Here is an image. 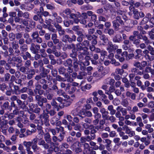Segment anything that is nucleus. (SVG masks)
Instances as JSON below:
<instances>
[{
  "label": "nucleus",
  "mask_w": 154,
  "mask_h": 154,
  "mask_svg": "<svg viewBox=\"0 0 154 154\" xmlns=\"http://www.w3.org/2000/svg\"><path fill=\"white\" fill-rule=\"evenodd\" d=\"M84 47L81 43H78L76 45H75V47L73 48L72 50V52L70 53L69 56L71 58H68L66 60L65 64L67 66L69 67L70 69H71V67L73 66L75 69L78 68L79 62L77 57V52L84 50Z\"/></svg>",
  "instance_id": "f257e3e1"
},
{
  "label": "nucleus",
  "mask_w": 154,
  "mask_h": 154,
  "mask_svg": "<svg viewBox=\"0 0 154 154\" xmlns=\"http://www.w3.org/2000/svg\"><path fill=\"white\" fill-rule=\"evenodd\" d=\"M80 17V23L85 25L88 22H93L95 25H98L99 23L97 20V16L95 14H93V12L91 11H88L86 13L84 12L81 14Z\"/></svg>",
  "instance_id": "f03ea898"
},
{
  "label": "nucleus",
  "mask_w": 154,
  "mask_h": 154,
  "mask_svg": "<svg viewBox=\"0 0 154 154\" xmlns=\"http://www.w3.org/2000/svg\"><path fill=\"white\" fill-rule=\"evenodd\" d=\"M133 35H130L129 37V39L131 41L133 42V43L136 46L139 45L140 42V39H142L145 41V43L148 45L149 41L146 36H143L138 33V31H135L133 32Z\"/></svg>",
  "instance_id": "7ed1b4c3"
},
{
  "label": "nucleus",
  "mask_w": 154,
  "mask_h": 154,
  "mask_svg": "<svg viewBox=\"0 0 154 154\" xmlns=\"http://www.w3.org/2000/svg\"><path fill=\"white\" fill-rule=\"evenodd\" d=\"M30 50L32 53L35 54V58L36 60L40 58L41 56L45 57V50L44 49H40V46L39 45L32 43Z\"/></svg>",
  "instance_id": "20e7f679"
},
{
  "label": "nucleus",
  "mask_w": 154,
  "mask_h": 154,
  "mask_svg": "<svg viewBox=\"0 0 154 154\" xmlns=\"http://www.w3.org/2000/svg\"><path fill=\"white\" fill-rule=\"evenodd\" d=\"M69 16V18L71 20H64L63 21L64 24L65 26L68 27L70 25H73L74 23L78 24L79 22L80 23V17L81 15L79 12H77L75 14L72 13Z\"/></svg>",
  "instance_id": "39448f33"
},
{
  "label": "nucleus",
  "mask_w": 154,
  "mask_h": 154,
  "mask_svg": "<svg viewBox=\"0 0 154 154\" xmlns=\"http://www.w3.org/2000/svg\"><path fill=\"white\" fill-rule=\"evenodd\" d=\"M36 92L35 91L36 94H38L37 95H35V100L36 101L38 104L42 107V108L44 107V103H46L47 102V99L44 97L43 96H42L44 94L45 91L44 90L41 89L40 91H37Z\"/></svg>",
  "instance_id": "423d86ee"
},
{
  "label": "nucleus",
  "mask_w": 154,
  "mask_h": 154,
  "mask_svg": "<svg viewBox=\"0 0 154 154\" xmlns=\"http://www.w3.org/2000/svg\"><path fill=\"white\" fill-rule=\"evenodd\" d=\"M66 60H64L63 63V65L65 67H68L67 69L65 68L63 66H60L58 69V71L59 74L60 75H64L65 77H68L69 76L70 73H71L73 72V71L77 72L79 70V67L78 66V68L77 69L73 67V66L71 68V69H70L69 67V66H67L64 64H65V62Z\"/></svg>",
  "instance_id": "0eeeda50"
},
{
  "label": "nucleus",
  "mask_w": 154,
  "mask_h": 154,
  "mask_svg": "<svg viewBox=\"0 0 154 154\" xmlns=\"http://www.w3.org/2000/svg\"><path fill=\"white\" fill-rule=\"evenodd\" d=\"M112 23L114 30L116 31L119 30L120 26H122L124 25V22L120 16H117L115 19L112 21Z\"/></svg>",
  "instance_id": "6e6552de"
},
{
  "label": "nucleus",
  "mask_w": 154,
  "mask_h": 154,
  "mask_svg": "<svg viewBox=\"0 0 154 154\" xmlns=\"http://www.w3.org/2000/svg\"><path fill=\"white\" fill-rule=\"evenodd\" d=\"M76 36L74 34L69 35L67 34L64 35L62 37V41L65 43H72L76 40Z\"/></svg>",
  "instance_id": "1a4fd4ad"
},
{
  "label": "nucleus",
  "mask_w": 154,
  "mask_h": 154,
  "mask_svg": "<svg viewBox=\"0 0 154 154\" xmlns=\"http://www.w3.org/2000/svg\"><path fill=\"white\" fill-rule=\"evenodd\" d=\"M10 59L8 58V60L11 63V66H16L18 67L19 66V64L21 63L22 61V59L20 57L18 56L16 57V56H13L11 58L10 57Z\"/></svg>",
  "instance_id": "9d476101"
},
{
  "label": "nucleus",
  "mask_w": 154,
  "mask_h": 154,
  "mask_svg": "<svg viewBox=\"0 0 154 154\" xmlns=\"http://www.w3.org/2000/svg\"><path fill=\"white\" fill-rule=\"evenodd\" d=\"M43 11V8L42 6H40L39 10L35 14H36L33 17V19L36 21H38L40 23H42L44 22V20L42 18V11Z\"/></svg>",
  "instance_id": "9b49d317"
},
{
  "label": "nucleus",
  "mask_w": 154,
  "mask_h": 154,
  "mask_svg": "<svg viewBox=\"0 0 154 154\" xmlns=\"http://www.w3.org/2000/svg\"><path fill=\"white\" fill-rule=\"evenodd\" d=\"M15 106V103L13 101H11L10 104L9 102L6 101L4 102L1 107L3 110H5L8 112H11L12 110V107Z\"/></svg>",
  "instance_id": "f8f14e48"
},
{
  "label": "nucleus",
  "mask_w": 154,
  "mask_h": 154,
  "mask_svg": "<svg viewBox=\"0 0 154 154\" xmlns=\"http://www.w3.org/2000/svg\"><path fill=\"white\" fill-rule=\"evenodd\" d=\"M34 87H35V88H33V90L31 88L29 89L27 91L28 94L30 96H34L37 95L38 94H36L35 91L36 92V90L37 91H38L39 90L40 91V90L42 89V85L39 84L38 82H35V86Z\"/></svg>",
  "instance_id": "ddd939ff"
},
{
  "label": "nucleus",
  "mask_w": 154,
  "mask_h": 154,
  "mask_svg": "<svg viewBox=\"0 0 154 154\" xmlns=\"http://www.w3.org/2000/svg\"><path fill=\"white\" fill-rule=\"evenodd\" d=\"M49 117V116L48 113L45 112L41 114L39 116V118L43 121V124L47 127H49L50 125Z\"/></svg>",
  "instance_id": "4468645a"
},
{
  "label": "nucleus",
  "mask_w": 154,
  "mask_h": 154,
  "mask_svg": "<svg viewBox=\"0 0 154 154\" xmlns=\"http://www.w3.org/2000/svg\"><path fill=\"white\" fill-rule=\"evenodd\" d=\"M38 70L36 69H35L32 67L29 68L26 71V74H27V79H31L35 74V72L38 73Z\"/></svg>",
  "instance_id": "2eb2a0df"
},
{
  "label": "nucleus",
  "mask_w": 154,
  "mask_h": 154,
  "mask_svg": "<svg viewBox=\"0 0 154 154\" xmlns=\"http://www.w3.org/2000/svg\"><path fill=\"white\" fill-rule=\"evenodd\" d=\"M59 48V47L57 45V46H53L52 49L51 48H48L46 51L48 54L53 53L55 54L56 56L59 57L60 55V53L57 50V49H58Z\"/></svg>",
  "instance_id": "dca6fc26"
},
{
  "label": "nucleus",
  "mask_w": 154,
  "mask_h": 154,
  "mask_svg": "<svg viewBox=\"0 0 154 154\" xmlns=\"http://www.w3.org/2000/svg\"><path fill=\"white\" fill-rule=\"evenodd\" d=\"M133 18L136 20H139L140 17L142 18L145 16V14L143 12H139L137 9L134 10L133 11Z\"/></svg>",
  "instance_id": "f3484780"
},
{
  "label": "nucleus",
  "mask_w": 154,
  "mask_h": 154,
  "mask_svg": "<svg viewBox=\"0 0 154 154\" xmlns=\"http://www.w3.org/2000/svg\"><path fill=\"white\" fill-rule=\"evenodd\" d=\"M118 47L117 45H113L111 42H109L108 44L107 49L109 52H115V50L118 48Z\"/></svg>",
  "instance_id": "a211bd4d"
},
{
  "label": "nucleus",
  "mask_w": 154,
  "mask_h": 154,
  "mask_svg": "<svg viewBox=\"0 0 154 154\" xmlns=\"http://www.w3.org/2000/svg\"><path fill=\"white\" fill-rule=\"evenodd\" d=\"M76 90V87H74L71 85V84L68 83L67 85V86L65 91L66 92H67L70 94H72L74 93Z\"/></svg>",
  "instance_id": "6ab92c4d"
},
{
  "label": "nucleus",
  "mask_w": 154,
  "mask_h": 154,
  "mask_svg": "<svg viewBox=\"0 0 154 154\" xmlns=\"http://www.w3.org/2000/svg\"><path fill=\"white\" fill-rule=\"evenodd\" d=\"M38 138H35L30 141L32 143V148L33 149L34 152H36L37 151L39 147L37 146V143H38Z\"/></svg>",
  "instance_id": "aec40b11"
},
{
  "label": "nucleus",
  "mask_w": 154,
  "mask_h": 154,
  "mask_svg": "<svg viewBox=\"0 0 154 154\" xmlns=\"http://www.w3.org/2000/svg\"><path fill=\"white\" fill-rule=\"evenodd\" d=\"M112 40L114 42L119 43L122 41V38L121 35L117 34L113 37Z\"/></svg>",
  "instance_id": "412c9836"
},
{
  "label": "nucleus",
  "mask_w": 154,
  "mask_h": 154,
  "mask_svg": "<svg viewBox=\"0 0 154 154\" xmlns=\"http://www.w3.org/2000/svg\"><path fill=\"white\" fill-rule=\"evenodd\" d=\"M51 104L53 106L54 109H56L57 111H59L60 108L61 109V106L60 103H57L55 100L53 99L51 103Z\"/></svg>",
  "instance_id": "4be33fe9"
},
{
  "label": "nucleus",
  "mask_w": 154,
  "mask_h": 154,
  "mask_svg": "<svg viewBox=\"0 0 154 154\" xmlns=\"http://www.w3.org/2000/svg\"><path fill=\"white\" fill-rule=\"evenodd\" d=\"M39 70L41 72L40 74L42 77H46L49 71V69H45L44 67H41V69Z\"/></svg>",
  "instance_id": "5701e85b"
},
{
  "label": "nucleus",
  "mask_w": 154,
  "mask_h": 154,
  "mask_svg": "<svg viewBox=\"0 0 154 154\" xmlns=\"http://www.w3.org/2000/svg\"><path fill=\"white\" fill-rule=\"evenodd\" d=\"M100 38L101 40L102 41V44L103 45H106L109 44V41L108 37L104 34L100 36Z\"/></svg>",
  "instance_id": "b1692460"
},
{
  "label": "nucleus",
  "mask_w": 154,
  "mask_h": 154,
  "mask_svg": "<svg viewBox=\"0 0 154 154\" xmlns=\"http://www.w3.org/2000/svg\"><path fill=\"white\" fill-rule=\"evenodd\" d=\"M114 30L112 28H105L104 30V32L106 34H108L109 36H112L114 35Z\"/></svg>",
  "instance_id": "393cba45"
},
{
  "label": "nucleus",
  "mask_w": 154,
  "mask_h": 154,
  "mask_svg": "<svg viewBox=\"0 0 154 154\" xmlns=\"http://www.w3.org/2000/svg\"><path fill=\"white\" fill-rule=\"evenodd\" d=\"M44 138L46 142L48 143H52L51 142V139L50 135L48 132L46 133L44 135Z\"/></svg>",
  "instance_id": "a878e982"
},
{
  "label": "nucleus",
  "mask_w": 154,
  "mask_h": 154,
  "mask_svg": "<svg viewBox=\"0 0 154 154\" xmlns=\"http://www.w3.org/2000/svg\"><path fill=\"white\" fill-rule=\"evenodd\" d=\"M12 87H13L14 90H13V94H18L20 93V91L19 87L17 85H11Z\"/></svg>",
  "instance_id": "bb28decb"
},
{
  "label": "nucleus",
  "mask_w": 154,
  "mask_h": 154,
  "mask_svg": "<svg viewBox=\"0 0 154 154\" xmlns=\"http://www.w3.org/2000/svg\"><path fill=\"white\" fill-rule=\"evenodd\" d=\"M86 34L85 32L82 33L81 34L78 35V36L77 38V41L79 42H82L83 40V39L86 38Z\"/></svg>",
  "instance_id": "cd10ccee"
},
{
  "label": "nucleus",
  "mask_w": 154,
  "mask_h": 154,
  "mask_svg": "<svg viewBox=\"0 0 154 154\" xmlns=\"http://www.w3.org/2000/svg\"><path fill=\"white\" fill-rule=\"evenodd\" d=\"M151 17V14L149 13L146 15L145 17H144L141 22L142 24H145L147 23L149 21V18Z\"/></svg>",
  "instance_id": "c85d7f7f"
},
{
  "label": "nucleus",
  "mask_w": 154,
  "mask_h": 154,
  "mask_svg": "<svg viewBox=\"0 0 154 154\" xmlns=\"http://www.w3.org/2000/svg\"><path fill=\"white\" fill-rule=\"evenodd\" d=\"M21 56L23 59L26 60L28 58L30 59L31 56L30 54L28 51L26 52L25 53H22Z\"/></svg>",
  "instance_id": "c756f323"
},
{
  "label": "nucleus",
  "mask_w": 154,
  "mask_h": 154,
  "mask_svg": "<svg viewBox=\"0 0 154 154\" xmlns=\"http://www.w3.org/2000/svg\"><path fill=\"white\" fill-rule=\"evenodd\" d=\"M5 90L6 91H5V92L7 96H10L12 93L13 94V90L11 85H10L9 86H7Z\"/></svg>",
  "instance_id": "7c9ffc66"
},
{
  "label": "nucleus",
  "mask_w": 154,
  "mask_h": 154,
  "mask_svg": "<svg viewBox=\"0 0 154 154\" xmlns=\"http://www.w3.org/2000/svg\"><path fill=\"white\" fill-rule=\"evenodd\" d=\"M86 110L85 109H83L80 110L79 112H78L77 115L79 116L82 119L85 117Z\"/></svg>",
  "instance_id": "2f4dec72"
},
{
  "label": "nucleus",
  "mask_w": 154,
  "mask_h": 154,
  "mask_svg": "<svg viewBox=\"0 0 154 154\" xmlns=\"http://www.w3.org/2000/svg\"><path fill=\"white\" fill-rule=\"evenodd\" d=\"M91 57L89 56H86L85 58V61L82 62L83 65L85 66H87L90 64V62L89 61L90 60Z\"/></svg>",
  "instance_id": "473e14b6"
},
{
  "label": "nucleus",
  "mask_w": 154,
  "mask_h": 154,
  "mask_svg": "<svg viewBox=\"0 0 154 154\" xmlns=\"http://www.w3.org/2000/svg\"><path fill=\"white\" fill-rule=\"evenodd\" d=\"M107 82L106 84H109L111 85V86H115V81L113 79L108 78L106 80Z\"/></svg>",
  "instance_id": "72a5a7b5"
},
{
  "label": "nucleus",
  "mask_w": 154,
  "mask_h": 154,
  "mask_svg": "<svg viewBox=\"0 0 154 154\" xmlns=\"http://www.w3.org/2000/svg\"><path fill=\"white\" fill-rule=\"evenodd\" d=\"M53 42L54 44V45L53 46H58L59 47V48H58L57 49H60L61 48V42H60L59 40L58 39H56L54 40H53Z\"/></svg>",
  "instance_id": "f704fd0d"
},
{
  "label": "nucleus",
  "mask_w": 154,
  "mask_h": 154,
  "mask_svg": "<svg viewBox=\"0 0 154 154\" xmlns=\"http://www.w3.org/2000/svg\"><path fill=\"white\" fill-rule=\"evenodd\" d=\"M87 75L86 72L84 71H80L78 75L77 78L78 79H83L84 76Z\"/></svg>",
  "instance_id": "c9c22d12"
},
{
  "label": "nucleus",
  "mask_w": 154,
  "mask_h": 154,
  "mask_svg": "<svg viewBox=\"0 0 154 154\" xmlns=\"http://www.w3.org/2000/svg\"><path fill=\"white\" fill-rule=\"evenodd\" d=\"M71 102L69 101H68L64 99L62 104L61 105V108H63L64 106H69Z\"/></svg>",
  "instance_id": "e433bc0d"
},
{
  "label": "nucleus",
  "mask_w": 154,
  "mask_h": 154,
  "mask_svg": "<svg viewBox=\"0 0 154 154\" xmlns=\"http://www.w3.org/2000/svg\"><path fill=\"white\" fill-rule=\"evenodd\" d=\"M32 143L30 141L27 142L26 141L23 142V145L26 148V149H31L30 146H32Z\"/></svg>",
  "instance_id": "4c0bfd02"
},
{
  "label": "nucleus",
  "mask_w": 154,
  "mask_h": 154,
  "mask_svg": "<svg viewBox=\"0 0 154 154\" xmlns=\"http://www.w3.org/2000/svg\"><path fill=\"white\" fill-rule=\"evenodd\" d=\"M103 8L105 11H107L111 10L112 8V5L109 3H107L105 4L103 6Z\"/></svg>",
  "instance_id": "58836bf2"
},
{
  "label": "nucleus",
  "mask_w": 154,
  "mask_h": 154,
  "mask_svg": "<svg viewBox=\"0 0 154 154\" xmlns=\"http://www.w3.org/2000/svg\"><path fill=\"white\" fill-rule=\"evenodd\" d=\"M20 51L23 52H26L28 48L26 44H23L22 45L20 46Z\"/></svg>",
  "instance_id": "ea45409f"
},
{
  "label": "nucleus",
  "mask_w": 154,
  "mask_h": 154,
  "mask_svg": "<svg viewBox=\"0 0 154 154\" xmlns=\"http://www.w3.org/2000/svg\"><path fill=\"white\" fill-rule=\"evenodd\" d=\"M67 119L69 122H70L69 124L72 126L75 125V123L72 121L73 120V118L70 115H68L66 116Z\"/></svg>",
  "instance_id": "a19ab883"
},
{
  "label": "nucleus",
  "mask_w": 154,
  "mask_h": 154,
  "mask_svg": "<svg viewBox=\"0 0 154 154\" xmlns=\"http://www.w3.org/2000/svg\"><path fill=\"white\" fill-rule=\"evenodd\" d=\"M34 81L32 79L30 80H29L28 83V87L30 88H35V83L34 85H33Z\"/></svg>",
  "instance_id": "79ce46f5"
},
{
  "label": "nucleus",
  "mask_w": 154,
  "mask_h": 154,
  "mask_svg": "<svg viewBox=\"0 0 154 154\" xmlns=\"http://www.w3.org/2000/svg\"><path fill=\"white\" fill-rule=\"evenodd\" d=\"M9 40L11 41H14L16 38L15 35L13 32L10 33L8 35Z\"/></svg>",
  "instance_id": "37998d69"
},
{
  "label": "nucleus",
  "mask_w": 154,
  "mask_h": 154,
  "mask_svg": "<svg viewBox=\"0 0 154 154\" xmlns=\"http://www.w3.org/2000/svg\"><path fill=\"white\" fill-rule=\"evenodd\" d=\"M149 22L152 24H150V26L151 27H152L154 26V16L152 15L151 14V17L149 18Z\"/></svg>",
  "instance_id": "c03bdc74"
},
{
  "label": "nucleus",
  "mask_w": 154,
  "mask_h": 154,
  "mask_svg": "<svg viewBox=\"0 0 154 154\" xmlns=\"http://www.w3.org/2000/svg\"><path fill=\"white\" fill-rule=\"evenodd\" d=\"M86 38L88 40L90 41L93 40V39L95 37L97 38V36L96 35H91L86 34Z\"/></svg>",
  "instance_id": "a18cd8bd"
},
{
  "label": "nucleus",
  "mask_w": 154,
  "mask_h": 154,
  "mask_svg": "<svg viewBox=\"0 0 154 154\" xmlns=\"http://www.w3.org/2000/svg\"><path fill=\"white\" fill-rule=\"evenodd\" d=\"M65 134V132H60L59 135L58 136V137L59 138L58 141L60 142L63 140L64 138V136Z\"/></svg>",
  "instance_id": "49530a36"
},
{
  "label": "nucleus",
  "mask_w": 154,
  "mask_h": 154,
  "mask_svg": "<svg viewBox=\"0 0 154 154\" xmlns=\"http://www.w3.org/2000/svg\"><path fill=\"white\" fill-rule=\"evenodd\" d=\"M140 65L141 64L138 62H135L134 64V66L137 67L138 70H142L143 69Z\"/></svg>",
  "instance_id": "de8ad7c7"
},
{
  "label": "nucleus",
  "mask_w": 154,
  "mask_h": 154,
  "mask_svg": "<svg viewBox=\"0 0 154 154\" xmlns=\"http://www.w3.org/2000/svg\"><path fill=\"white\" fill-rule=\"evenodd\" d=\"M7 86H6L5 83L1 84L0 83V90H1L3 92H5V89Z\"/></svg>",
  "instance_id": "09e8293b"
},
{
  "label": "nucleus",
  "mask_w": 154,
  "mask_h": 154,
  "mask_svg": "<svg viewBox=\"0 0 154 154\" xmlns=\"http://www.w3.org/2000/svg\"><path fill=\"white\" fill-rule=\"evenodd\" d=\"M31 37L32 38L33 41L36 39V38H37L39 36L38 33V32L35 31L33 32L31 35Z\"/></svg>",
  "instance_id": "8fccbe9b"
},
{
  "label": "nucleus",
  "mask_w": 154,
  "mask_h": 154,
  "mask_svg": "<svg viewBox=\"0 0 154 154\" xmlns=\"http://www.w3.org/2000/svg\"><path fill=\"white\" fill-rule=\"evenodd\" d=\"M124 72V70L122 69H116L115 72L116 73L118 74H119L120 75H122Z\"/></svg>",
  "instance_id": "3c124183"
},
{
  "label": "nucleus",
  "mask_w": 154,
  "mask_h": 154,
  "mask_svg": "<svg viewBox=\"0 0 154 154\" xmlns=\"http://www.w3.org/2000/svg\"><path fill=\"white\" fill-rule=\"evenodd\" d=\"M14 108V110L13 111V113L15 115H17L19 113V109H18V107L15 104V106L12 107Z\"/></svg>",
  "instance_id": "603ef678"
},
{
  "label": "nucleus",
  "mask_w": 154,
  "mask_h": 154,
  "mask_svg": "<svg viewBox=\"0 0 154 154\" xmlns=\"http://www.w3.org/2000/svg\"><path fill=\"white\" fill-rule=\"evenodd\" d=\"M8 63H6L5 65V69L7 70L10 69L11 68V63H10V62L8 60Z\"/></svg>",
  "instance_id": "864d4df0"
},
{
  "label": "nucleus",
  "mask_w": 154,
  "mask_h": 154,
  "mask_svg": "<svg viewBox=\"0 0 154 154\" xmlns=\"http://www.w3.org/2000/svg\"><path fill=\"white\" fill-rule=\"evenodd\" d=\"M28 68H29L26 67L25 66H21L20 67V70L22 72H23L25 73H26V71H27Z\"/></svg>",
  "instance_id": "5fc2aeb1"
},
{
  "label": "nucleus",
  "mask_w": 154,
  "mask_h": 154,
  "mask_svg": "<svg viewBox=\"0 0 154 154\" xmlns=\"http://www.w3.org/2000/svg\"><path fill=\"white\" fill-rule=\"evenodd\" d=\"M75 47V44L73 43H70V44L67 45L66 48L69 50H70L73 49Z\"/></svg>",
  "instance_id": "6e6d98bb"
},
{
  "label": "nucleus",
  "mask_w": 154,
  "mask_h": 154,
  "mask_svg": "<svg viewBox=\"0 0 154 154\" xmlns=\"http://www.w3.org/2000/svg\"><path fill=\"white\" fill-rule=\"evenodd\" d=\"M56 130L57 131V133H59L60 132H65L64 131V128L62 126H60L59 128L56 127Z\"/></svg>",
  "instance_id": "4d7b16f0"
},
{
  "label": "nucleus",
  "mask_w": 154,
  "mask_h": 154,
  "mask_svg": "<svg viewBox=\"0 0 154 154\" xmlns=\"http://www.w3.org/2000/svg\"><path fill=\"white\" fill-rule=\"evenodd\" d=\"M51 144L53 145V151H54L55 152H58L59 149L58 147L55 146V144L53 143H51Z\"/></svg>",
  "instance_id": "13d9d810"
},
{
  "label": "nucleus",
  "mask_w": 154,
  "mask_h": 154,
  "mask_svg": "<svg viewBox=\"0 0 154 154\" xmlns=\"http://www.w3.org/2000/svg\"><path fill=\"white\" fill-rule=\"evenodd\" d=\"M53 24L58 31L62 29L61 26L57 23H55Z\"/></svg>",
  "instance_id": "bf43d9fd"
},
{
  "label": "nucleus",
  "mask_w": 154,
  "mask_h": 154,
  "mask_svg": "<svg viewBox=\"0 0 154 154\" xmlns=\"http://www.w3.org/2000/svg\"><path fill=\"white\" fill-rule=\"evenodd\" d=\"M36 24L35 22L33 20H31L29 21V26L32 28H34Z\"/></svg>",
  "instance_id": "052dcab7"
},
{
  "label": "nucleus",
  "mask_w": 154,
  "mask_h": 154,
  "mask_svg": "<svg viewBox=\"0 0 154 154\" xmlns=\"http://www.w3.org/2000/svg\"><path fill=\"white\" fill-rule=\"evenodd\" d=\"M48 29L53 32H56V30L55 29L54 27V26L52 25H50L48 26Z\"/></svg>",
  "instance_id": "680f3d73"
},
{
  "label": "nucleus",
  "mask_w": 154,
  "mask_h": 154,
  "mask_svg": "<svg viewBox=\"0 0 154 154\" xmlns=\"http://www.w3.org/2000/svg\"><path fill=\"white\" fill-rule=\"evenodd\" d=\"M81 28L79 26H73L72 27V29L73 31H74L75 32H77L79 29H80Z\"/></svg>",
  "instance_id": "e2e57ef3"
},
{
  "label": "nucleus",
  "mask_w": 154,
  "mask_h": 154,
  "mask_svg": "<svg viewBox=\"0 0 154 154\" xmlns=\"http://www.w3.org/2000/svg\"><path fill=\"white\" fill-rule=\"evenodd\" d=\"M98 23L99 22H100L101 21H103L104 22H105L106 21V19L105 17L102 16H100L98 17Z\"/></svg>",
  "instance_id": "0e129e2a"
},
{
  "label": "nucleus",
  "mask_w": 154,
  "mask_h": 154,
  "mask_svg": "<svg viewBox=\"0 0 154 154\" xmlns=\"http://www.w3.org/2000/svg\"><path fill=\"white\" fill-rule=\"evenodd\" d=\"M57 69H53L51 71V73L52 76L54 77H56L57 75Z\"/></svg>",
  "instance_id": "69168bd1"
},
{
  "label": "nucleus",
  "mask_w": 154,
  "mask_h": 154,
  "mask_svg": "<svg viewBox=\"0 0 154 154\" xmlns=\"http://www.w3.org/2000/svg\"><path fill=\"white\" fill-rule=\"evenodd\" d=\"M33 41L34 42H36L38 43H41L42 42V40L41 38L39 37L38 36L37 38H36V39H34Z\"/></svg>",
  "instance_id": "338daca9"
},
{
  "label": "nucleus",
  "mask_w": 154,
  "mask_h": 154,
  "mask_svg": "<svg viewBox=\"0 0 154 154\" xmlns=\"http://www.w3.org/2000/svg\"><path fill=\"white\" fill-rule=\"evenodd\" d=\"M148 107L150 108H152L154 107V101H151L149 102L148 104Z\"/></svg>",
  "instance_id": "774afa93"
}]
</instances>
